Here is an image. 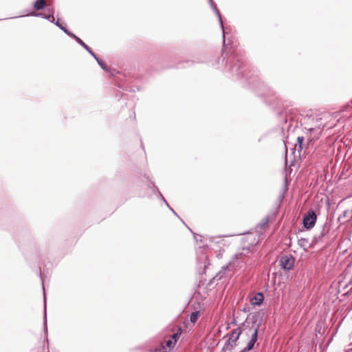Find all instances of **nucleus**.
Returning <instances> with one entry per match:
<instances>
[{
  "mask_svg": "<svg viewBox=\"0 0 352 352\" xmlns=\"http://www.w3.org/2000/svg\"><path fill=\"white\" fill-rule=\"evenodd\" d=\"M250 254H252V250L250 248H243L237 252L228 264L223 267L219 272L217 274L219 278H221L227 270L234 271L243 268L248 263Z\"/></svg>",
  "mask_w": 352,
  "mask_h": 352,
  "instance_id": "nucleus-1",
  "label": "nucleus"
},
{
  "mask_svg": "<svg viewBox=\"0 0 352 352\" xmlns=\"http://www.w3.org/2000/svg\"><path fill=\"white\" fill-rule=\"evenodd\" d=\"M242 333V327H239L238 328L232 330L229 335L228 339L226 342L224 349L226 350H231L236 346V342L239 338L240 335Z\"/></svg>",
  "mask_w": 352,
  "mask_h": 352,
  "instance_id": "nucleus-2",
  "label": "nucleus"
},
{
  "mask_svg": "<svg viewBox=\"0 0 352 352\" xmlns=\"http://www.w3.org/2000/svg\"><path fill=\"white\" fill-rule=\"evenodd\" d=\"M316 214L313 210H309L302 220L303 226L307 229L312 228L316 222Z\"/></svg>",
  "mask_w": 352,
  "mask_h": 352,
  "instance_id": "nucleus-3",
  "label": "nucleus"
},
{
  "mask_svg": "<svg viewBox=\"0 0 352 352\" xmlns=\"http://www.w3.org/2000/svg\"><path fill=\"white\" fill-rule=\"evenodd\" d=\"M295 259L292 256H283L280 257L279 263L283 270H290L294 265Z\"/></svg>",
  "mask_w": 352,
  "mask_h": 352,
  "instance_id": "nucleus-4",
  "label": "nucleus"
},
{
  "mask_svg": "<svg viewBox=\"0 0 352 352\" xmlns=\"http://www.w3.org/2000/svg\"><path fill=\"white\" fill-rule=\"evenodd\" d=\"M258 338V329L254 328L252 332L251 338L247 344V346L240 352H249L254 348V346Z\"/></svg>",
  "mask_w": 352,
  "mask_h": 352,
  "instance_id": "nucleus-5",
  "label": "nucleus"
},
{
  "mask_svg": "<svg viewBox=\"0 0 352 352\" xmlns=\"http://www.w3.org/2000/svg\"><path fill=\"white\" fill-rule=\"evenodd\" d=\"M208 1L209 4L210 5L211 8L214 10V13L216 14L217 16L218 17V20H219L221 28L223 32V46L225 47V45H226L225 44V30H224V26L223 24V21H222L221 13H220L219 10L217 9L216 5L214 3L212 0H208Z\"/></svg>",
  "mask_w": 352,
  "mask_h": 352,
  "instance_id": "nucleus-6",
  "label": "nucleus"
},
{
  "mask_svg": "<svg viewBox=\"0 0 352 352\" xmlns=\"http://www.w3.org/2000/svg\"><path fill=\"white\" fill-rule=\"evenodd\" d=\"M180 336V333L177 332L173 333L170 338L168 340H166L164 345L166 347L167 350L169 351L170 349L173 348L175 345V343L177 342V340L179 339Z\"/></svg>",
  "mask_w": 352,
  "mask_h": 352,
  "instance_id": "nucleus-7",
  "label": "nucleus"
},
{
  "mask_svg": "<svg viewBox=\"0 0 352 352\" xmlns=\"http://www.w3.org/2000/svg\"><path fill=\"white\" fill-rule=\"evenodd\" d=\"M264 300V296L262 293H257L254 297L251 298L250 302L253 305H260Z\"/></svg>",
  "mask_w": 352,
  "mask_h": 352,
  "instance_id": "nucleus-8",
  "label": "nucleus"
},
{
  "mask_svg": "<svg viewBox=\"0 0 352 352\" xmlns=\"http://www.w3.org/2000/svg\"><path fill=\"white\" fill-rule=\"evenodd\" d=\"M73 38L76 40V41L85 50H86L91 56H94V52L92 51V50L87 45L85 44L79 37H78L76 35H73Z\"/></svg>",
  "mask_w": 352,
  "mask_h": 352,
  "instance_id": "nucleus-9",
  "label": "nucleus"
},
{
  "mask_svg": "<svg viewBox=\"0 0 352 352\" xmlns=\"http://www.w3.org/2000/svg\"><path fill=\"white\" fill-rule=\"evenodd\" d=\"M309 133L310 135H314L313 140L314 139H318L319 138L320 134L321 133L322 129L319 127L318 128H310L308 129Z\"/></svg>",
  "mask_w": 352,
  "mask_h": 352,
  "instance_id": "nucleus-10",
  "label": "nucleus"
},
{
  "mask_svg": "<svg viewBox=\"0 0 352 352\" xmlns=\"http://www.w3.org/2000/svg\"><path fill=\"white\" fill-rule=\"evenodd\" d=\"M45 6V0H37L34 4V8L36 10H42Z\"/></svg>",
  "mask_w": 352,
  "mask_h": 352,
  "instance_id": "nucleus-11",
  "label": "nucleus"
},
{
  "mask_svg": "<svg viewBox=\"0 0 352 352\" xmlns=\"http://www.w3.org/2000/svg\"><path fill=\"white\" fill-rule=\"evenodd\" d=\"M34 15L37 16H41V17H42L43 19H46L49 20L52 23H54L55 22V19H54V16L52 14H43V13H36Z\"/></svg>",
  "mask_w": 352,
  "mask_h": 352,
  "instance_id": "nucleus-12",
  "label": "nucleus"
},
{
  "mask_svg": "<svg viewBox=\"0 0 352 352\" xmlns=\"http://www.w3.org/2000/svg\"><path fill=\"white\" fill-rule=\"evenodd\" d=\"M56 26H58L61 30H63L66 34L73 38V35H75L72 32H69L66 28L62 25L58 21L54 22Z\"/></svg>",
  "mask_w": 352,
  "mask_h": 352,
  "instance_id": "nucleus-13",
  "label": "nucleus"
},
{
  "mask_svg": "<svg viewBox=\"0 0 352 352\" xmlns=\"http://www.w3.org/2000/svg\"><path fill=\"white\" fill-rule=\"evenodd\" d=\"M97 61V63H98V65L100 66V67L107 72L108 69H107V65H105V63L102 61V59H100L96 54H94V56H92Z\"/></svg>",
  "mask_w": 352,
  "mask_h": 352,
  "instance_id": "nucleus-14",
  "label": "nucleus"
},
{
  "mask_svg": "<svg viewBox=\"0 0 352 352\" xmlns=\"http://www.w3.org/2000/svg\"><path fill=\"white\" fill-rule=\"evenodd\" d=\"M303 141H304V138L303 137H298L297 138V143L295 144V149L296 150H298L299 152L302 150V143H303Z\"/></svg>",
  "mask_w": 352,
  "mask_h": 352,
  "instance_id": "nucleus-15",
  "label": "nucleus"
},
{
  "mask_svg": "<svg viewBox=\"0 0 352 352\" xmlns=\"http://www.w3.org/2000/svg\"><path fill=\"white\" fill-rule=\"evenodd\" d=\"M151 352H168L166 347L164 345V343H162L160 346L156 347L153 351Z\"/></svg>",
  "mask_w": 352,
  "mask_h": 352,
  "instance_id": "nucleus-16",
  "label": "nucleus"
},
{
  "mask_svg": "<svg viewBox=\"0 0 352 352\" xmlns=\"http://www.w3.org/2000/svg\"><path fill=\"white\" fill-rule=\"evenodd\" d=\"M198 317H199L198 311H194V312L191 313V314L190 316V322L192 323H195L197 320Z\"/></svg>",
  "mask_w": 352,
  "mask_h": 352,
  "instance_id": "nucleus-17",
  "label": "nucleus"
},
{
  "mask_svg": "<svg viewBox=\"0 0 352 352\" xmlns=\"http://www.w3.org/2000/svg\"><path fill=\"white\" fill-rule=\"evenodd\" d=\"M309 243V241L307 239L305 238H300L298 239V244L300 246L303 247L305 248Z\"/></svg>",
  "mask_w": 352,
  "mask_h": 352,
  "instance_id": "nucleus-18",
  "label": "nucleus"
},
{
  "mask_svg": "<svg viewBox=\"0 0 352 352\" xmlns=\"http://www.w3.org/2000/svg\"><path fill=\"white\" fill-rule=\"evenodd\" d=\"M240 68H241V65H233L231 67L230 69L232 72L236 73V75H239L241 74L239 72Z\"/></svg>",
  "mask_w": 352,
  "mask_h": 352,
  "instance_id": "nucleus-19",
  "label": "nucleus"
},
{
  "mask_svg": "<svg viewBox=\"0 0 352 352\" xmlns=\"http://www.w3.org/2000/svg\"><path fill=\"white\" fill-rule=\"evenodd\" d=\"M268 222H269L268 217H265L259 223L258 226L262 229L265 228V226L267 225Z\"/></svg>",
  "mask_w": 352,
  "mask_h": 352,
  "instance_id": "nucleus-20",
  "label": "nucleus"
},
{
  "mask_svg": "<svg viewBox=\"0 0 352 352\" xmlns=\"http://www.w3.org/2000/svg\"><path fill=\"white\" fill-rule=\"evenodd\" d=\"M43 295H44L45 319L46 320V296H45V287L43 285Z\"/></svg>",
  "mask_w": 352,
  "mask_h": 352,
  "instance_id": "nucleus-21",
  "label": "nucleus"
},
{
  "mask_svg": "<svg viewBox=\"0 0 352 352\" xmlns=\"http://www.w3.org/2000/svg\"><path fill=\"white\" fill-rule=\"evenodd\" d=\"M160 196L162 197V199H163V200H164V201L166 203V204L167 205V206H168V208H169L173 211V212L175 215H177L176 212L173 210V208H171L169 206L168 204V203L166 202V201L165 200V198H164L161 194H160Z\"/></svg>",
  "mask_w": 352,
  "mask_h": 352,
  "instance_id": "nucleus-22",
  "label": "nucleus"
},
{
  "mask_svg": "<svg viewBox=\"0 0 352 352\" xmlns=\"http://www.w3.org/2000/svg\"><path fill=\"white\" fill-rule=\"evenodd\" d=\"M348 212H349V211H348V210H345V211L343 212V216H344V217H346V214H347Z\"/></svg>",
  "mask_w": 352,
  "mask_h": 352,
  "instance_id": "nucleus-23",
  "label": "nucleus"
}]
</instances>
